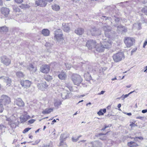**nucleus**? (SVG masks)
<instances>
[{
  "label": "nucleus",
  "instance_id": "nucleus-1",
  "mask_svg": "<svg viewBox=\"0 0 147 147\" xmlns=\"http://www.w3.org/2000/svg\"><path fill=\"white\" fill-rule=\"evenodd\" d=\"M131 139H134L135 140L134 141H130L127 143V145L129 147H137L139 146V144L137 142H139L138 139L142 140L143 138L142 136L136 137L134 138H131Z\"/></svg>",
  "mask_w": 147,
  "mask_h": 147
},
{
  "label": "nucleus",
  "instance_id": "nucleus-2",
  "mask_svg": "<svg viewBox=\"0 0 147 147\" xmlns=\"http://www.w3.org/2000/svg\"><path fill=\"white\" fill-rule=\"evenodd\" d=\"M112 58L115 62H118L124 59V54L122 52H119L113 54Z\"/></svg>",
  "mask_w": 147,
  "mask_h": 147
},
{
  "label": "nucleus",
  "instance_id": "nucleus-3",
  "mask_svg": "<svg viewBox=\"0 0 147 147\" xmlns=\"http://www.w3.org/2000/svg\"><path fill=\"white\" fill-rule=\"evenodd\" d=\"M123 41L127 48L133 46L135 41V39L134 38L130 37H125Z\"/></svg>",
  "mask_w": 147,
  "mask_h": 147
},
{
  "label": "nucleus",
  "instance_id": "nucleus-4",
  "mask_svg": "<svg viewBox=\"0 0 147 147\" xmlns=\"http://www.w3.org/2000/svg\"><path fill=\"white\" fill-rule=\"evenodd\" d=\"M71 80L74 84L77 86H79L82 81V79L81 76L77 74L73 75Z\"/></svg>",
  "mask_w": 147,
  "mask_h": 147
},
{
  "label": "nucleus",
  "instance_id": "nucleus-5",
  "mask_svg": "<svg viewBox=\"0 0 147 147\" xmlns=\"http://www.w3.org/2000/svg\"><path fill=\"white\" fill-rule=\"evenodd\" d=\"M11 102L10 98L8 96L3 95L1 96L0 99V103L4 106L9 104Z\"/></svg>",
  "mask_w": 147,
  "mask_h": 147
},
{
  "label": "nucleus",
  "instance_id": "nucleus-6",
  "mask_svg": "<svg viewBox=\"0 0 147 147\" xmlns=\"http://www.w3.org/2000/svg\"><path fill=\"white\" fill-rule=\"evenodd\" d=\"M98 45L96 41L93 40H90L87 41L86 46L89 49H92L94 48H96Z\"/></svg>",
  "mask_w": 147,
  "mask_h": 147
},
{
  "label": "nucleus",
  "instance_id": "nucleus-7",
  "mask_svg": "<svg viewBox=\"0 0 147 147\" xmlns=\"http://www.w3.org/2000/svg\"><path fill=\"white\" fill-rule=\"evenodd\" d=\"M40 70L42 73L48 74L50 70V65L46 64H43L40 67Z\"/></svg>",
  "mask_w": 147,
  "mask_h": 147
},
{
  "label": "nucleus",
  "instance_id": "nucleus-8",
  "mask_svg": "<svg viewBox=\"0 0 147 147\" xmlns=\"http://www.w3.org/2000/svg\"><path fill=\"white\" fill-rule=\"evenodd\" d=\"M20 83L22 87L26 89L30 87L32 84V83L30 81L27 80H21Z\"/></svg>",
  "mask_w": 147,
  "mask_h": 147
},
{
  "label": "nucleus",
  "instance_id": "nucleus-9",
  "mask_svg": "<svg viewBox=\"0 0 147 147\" xmlns=\"http://www.w3.org/2000/svg\"><path fill=\"white\" fill-rule=\"evenodd\" d=\"M1 61L2 63L6 66L9 65L11 63V60L5 56L1 57Z\"/></svg>",
  "mask_w": 147,
  "mask_h": 147
},
{
  "label": "nucleus",
  "instance_id": "nucleus-10",
  "mask_svg": "<svg viewBox=\"0 0 147 147\" xmlns=\"http://www.w3.org/2000/svg\"><path fill=\"white\" fill-rule=\"evenodd\" d=\"M100 44L102 45L106 49H109L111 47L112 42L110 40H105L100 42Z\"/></svg>",
  "mask_w": 147,
  "mask_h": 147
},
{
  "label": "nucleus",
  "instance_id": "nucleus-11",
  "mask_svg": "<svg viewBox=\"0 0 147 147\" xmlns=\"http://www.w3.org/2000/svg\"><path fill=\"white\" fill-rule=\"evenodd\" d=\"M0 11L1 14L5 17L8 16L10 12L9 9L6 7H2L0 9Z\"/></svg>",
  "mask_w": 147,
  "mask_h": 147
},
{
  "label": "nucleus",
  "instance_id": "nucleus-12",
  "mask_svg": "<svg viewBox=\"0 0 147 147\" xmlns=\"http://www.w3.org/2000/svg\"><path fill=\"white\" fill-rule=\"evenodd\" d=\"M14 103L19 107H23L24 106V103L20 98H18L15 99Z\"/></svg>",
  "mask_w": 147,
  "mask_h": 147
},
{
  "label": "nucleus",
  "instance_id": "nucleus-13",
  "mask_svg": "<svg viewBox=\"0 0 147 147\" xmlns=\"http://www.w3.org/2000/svg\"><path fill=\"white\" fill-rule=\"evenodd\" d=\"M37 87L39 89L47 88L48 87V85L47 84L46 82H45L40 83L37 84Z\"/></svg>",
  "mask_w": 147,
  "mask_h": 147
},
{
  "label": "nucleus",
  "instance_id": "nucleus-14",
  "mask_svg": "<svg viewBox=\"0 0 147 147\" xmlns=\"http://www.w3.org/2000/svg\"><path fill=\"white\" fill-rule=\"evenodd\" d=\"M35 3L37 5L42 7H45L47 5V3L43 0H37Z\"/></svg>",
  "mask_w": 147,
  "mask_h": 147
},
{
  "label": "nucleus",
  "instance_id": "nucleus-15",
  "mask_svg": "<svg viewBox=\"0 0 147 147\" xmlns=\"http://www.w3.org/2000/svg\"><path fill=\"white\" fill-rule=\"evenodd\" d=\"M66 73L62 71L58 75V77L61 80H65L67 78Z\"/></svg>",
  "mask_w": 147,
  "mask_h": 147
},
{
  "label": "nucleus",
  "instance_id": "nucleus-16",
  "mask_svg": "<svg viewBox=\"0 0 147 147\" xmlns=\"http://www.w3.org/2000/svg\"><path fill=\"white\" fill-rule=\"evenodd\" d=\"M31 117L29 115H23L20 117V121L22 123H24L30 119Z\"/></svg>",
  "mask_w": 147,
  "mask_h": 147
},
{
  "label": "nucleus",
  "instance_id": "nucleus-17",
  "mask_svg": "<svg viewBox=\"0 0 147 147\" xmlns=\"http://www.w3.org/2000/svg\"><path fill=\"white\" fill-rule=\"evenodd\" d=\"M55 38L57 40L60 41H63L64 40L63 34H61L56 33L55 35Z\"/></svg>",
  "mask_w": 147,
  "mask_h": 147
},
{
  "label": "nucleus",
  "instance_id": "nucleus-18",
  "mask_svg": "<svg viewBox=\"0 0 147 147\" xmlns=\"http://www.w3.org/2000/svg\"><path fill=\"white\" fill-rule=\"evenodd\" d=\"M84 30L82 28H78L75 31V33L79 35H82L84 32Z\"/></svg>",
  "mask_w": 147,
  "mask_h": 147
},
{
  "label": "nucleus",
  "instance_id": "nucleus-19",
  "mask_svg": "<svg viewBox=\"0 0 147 147\" xmlns=\"http://www.w3.org/2000/svg\"><path fill=\"white\" fill-rule=\"evenodd\" d=\"M28 69L30 71H32L33 72H35L37 70V68L35 67L32 64H30Z\"/></svg>",
  "mask_w": 147,
  "mask_h": 147
},
{
  "label": "nucleus",
  "instance_id": "nucleus-20",
  "mask_svg": "<svg viewBox=\"0 0 147 147\" xmlns=\"http://www.w3.org/2000/svg\"><path fill=\"white\" fill-rule=\"evenodd\" d=\"M42 33L44 36H47L49 35L50 31L47 29H44L42 31Z\"/></svg>",
  "mask_w": 147,
  "mask_h": 147
},
{
  "label": "nucleus",
  "instance_id": "nucleus-21",
  "mask_svg": "<svg viewBox=\"0 0 147 147\" xmlns=\"http://www.w3.org/2000/svg\"><path fill=\"white\" fill-rule=\"evenodd\" d=\"M84 77L86 80L89 81L92 80V78L89 73L87 72L85 73L84 75Z\"/></svg>",
  "mask_w": 147,
  "mask_h": 147
},
{
  "label": "nucleus",
  "instance_id": "nucleus-22",
  "mask_svg": "<svg viewBox=\"0 0 147 147\" xmlns=\"http://www.w3.org/2000/svg\"><path fill=\"white\" fill-rule=\"evenodd\" d=\"M53 111V109L47 108L42 111V113L43 114H48L50 113Z\"/></svg>",
  "mask_w": 147,
  "mask_h": 147
},
{
  "label": "nucleus",
  "instance_id": "nucleus-23",
  "mask_svg": "<svg viewBox=\"0 0 147 147\" xmlns=\"http://www.w3.org/2000/svg\"><path fill=\"white\" fill-rule=\"evenodd\" d=\"M52 9L55 11H58L60 10V6L56 4H54L53 5L51 6Z\"/></svg>",
  "mask_w": 147,
  "mask_h": 147
},
{
  "label": "nucleus",
  "instance_id": "nucleus-24",
  "mask_svg": "<svg viewBox=\"0 0 147 147\" xmlns=\"http://www.w3.org/2000/svg\"><path fill=\"white\" fill-rule=\"evenodd\" d=\"M8 31V29L5 26L0 27V32L6 33Z\"/></svg>",
  "mask_w": 147,
  "mask_h": 147
},
{
  "label": "nucleus",
  "instance_id": "nucleus-25",
  "mask_svg": "<svg viewBox=\"0 0 147 147\" xmlns=\"http://www.w3.org/2000/svg\"><path fill=\"white\" fill-rule=\"evenodd\" d=\"M16 76L19 78H23L25 76V75L24 73L20 71H18L16 72Z\"/></svg>",
  "mask_w": 147,
  "mask_h": 147
},
{
  "label": "nucleus",
  "instance_id": "nucleus-26",
  "mask_svg": "<svg viewBox=\"0 0 147 147\" xmlns=\"http://www.w3.org/2000/svg\"><path fill=\"white\" fill-rule=\"evenodd\" d=\"M105 49H106L102 46V45L100 44V47L96 48V50L98 52L100 53L103 52Z\"/></svg>",
  "mask_w": 147,
  "mask_h": 147
},
{
  "label": "nucleus",
  "instance_id": "nucleus-27",
  "mask_svg": "<svg viewBox=\"0 0 147 147\" xmlns=\"http://www.w3.org/2000/svg\"><path fill=\"white\" fill-rule=\"evenodd\" d=\"M5 82L6 84V85L8 86H9L11 85L12 80L11 79L7 78L5 79Z\"/></svg>",
  "mask_w": 147,
  "mask_h": 147
},
{
  "label": "nucleus",
  "instance_id": "nucleus-28",
  "mask_svg": "<svg viewBox=\"0 0 147 147\" xmlns=\"http://www.w3.org/2000/svg\"><path fill=\"white\" fill-rule=\"evenodd\" d=\"M106 112V109H100L97 113V114L99 115H103L104 113Z\"/></svg>",
  "mask_w": 147,
  "mask_h": 147
},
{
  "label": "nucleus",
  "instance_id": "nucleus-29",
  "mask_svg": "<svg viewBox=\"0 0 147 147\" xmlns=\"http://www.w3.org/2000/svg\"><path fill=\"white\" fill-rule=\"evenodd\" d=\"M59 146H61L62 147H67V145L66 143L64 142V140H61L59 143Z\"/></svg>",
  "mask_w": 147,
  "mask_h": 147
},
{
  "label": "nucleus",
  "instance_id": "nucleus-30",
  "mask_svg": "<svg viewBox=\"0 0 147 147\" xmlns=\"http://www.w3.org/2000/svg\"><path fill=\"white\" fill-rule=\"evenodd\" d=\"M44 79L47 81L49 82L52 80L51 76L49 75H46L44 76Z\"/></svg>",
  "mask_w": 147,
  "mask_h": 147
},
{
  "label": "nucleus",
  "instance_id": "nucleus-31",
  "mask_svg": "<svg viewBox=\"0 0 147 147\" xmlns=\"http://www.w3.org/2000/svg\"><path fill=\"white\" fill-rule=\"evenodd\" d=\"M29 6L27 4H22L20 6V7L22 9H26L29 7Z\"/></svg>",
  "mask_w": 147,
  "mask_h": 147
},
{
  "label": "nucleus",
  "instance_id": "nucleus-32",
  "mask_svg": "<svg viewBox=\"0 0 147 147\" xmlns=\"http://www.w3.org/2000/svg\"><path fill=\"white\" fill-rule=\"evenodd\" d=\"M141 11L144 13L145 15L147 16V6H145L141 9Z\"/></svg>",
  "mask_w": 147,
  "mask_h": 147
},
{
  "label": "nucleus",
  "instance_id": "nucleus-33",
  "mask_svg": "<svg viewBox=\"0 0 147 147\" xmlns=\"http://www.w3.org/2000/svg\"><path fill=\"white\" fill-rule=\"evenodd\" d=\"M136 123V121H134V122H132L129 125V126L131 128H133L137 126V123Z\"/></svg>",
  "mask_w": 147,
  "mask_h": 147
},
{
  "label": "nucleus",
  "instance_id": "nucleus-34",
  "mask_svg": "<svg viewBox=\"0 0 147 147\" xmlns=\"http://www.w3.org/2000/svg\"><path fill=\"white\" fill-rule=\"evenodd\" d=\"M13 9L15 13L20 12H21L20 9L18 7H14Z\"/></svg>",
  "mask_w": 147,
  "mask_h": 147
},
{
  "label": "nucleus",
  "instance_id": "nucleus-35",
  "mask_svg": "<svg viewBox=\"0 0 147 147\" xmlns=\"http://www.w3.org/2000/svg\"><path fill=\"white\" fill-rule=\"evenodd\" d=\"M3 105H4L2 103H0V113H3L4 110V109Z\"/></svg>",
  "mask_w": 147,
  "mask_h": 147
},
{
  "label": "nucleus",
  "instance_id": "nucleus-36",
  "mask_svg": "<svg viewBox=\"0 0 147 147\" xmlns=\"http://www.w3.org/2000/svg\"><path fill=\"white\" fill-rule=\"evenodd\" d=\"M111 125H105L104 127H103L101 129V130L102 131H104L106 128H109L110 127H111Z\"/></svg>",
  "mask_w": 147,
  "mask_h": 147
},
{
  "label": "nucleus",
  "instance_id": "nucleus-37",
  "mask_svg": "<svg viewBox=\"0 0 147 147\" xmlns=\"http://www.w3.org/2000/svg\"><path fill=\"white\" fill-rule=\"evenodd\" d=\"M63 30L65 32H68L70 30V28L68 26H64L63 28Z\"/></svg>",
  "mask_w": 147,
  "mask_h": 147
},
{
  "label": "nucleus",
  "instance_id": "nucleus-38",
  "mask_svg": "<svg viewBox=\"0 0 147 147\" xmlns=\"http://www.w3.org/2000/svg\"><path fill=\"white\" fill-rule=\"evenodd\" d=\"M31 128L28 127L25 128L23 131V133L25 134V133L28 132L29 130L31 129Z\"/></svg>",
  "mask_w": 147,
  "mask_h": 147
},
{
  "label": "nucleus",
  "instance_id": "nucleus-39",
  "mask_svg": "<svg viewBox=\"0 0 147 147\" xmlns=\"http://www.w3.org/2000/svg\"><path fill=\"white\" fill-rule=\"evenodd\" d=\"M80 136H79L77 138L73 137L72 138V140L74 142H76L79 139V138H80Z\"/></svg>",
  "mask_w": 147,
  "mask_h": 147
},
{
  "label": "nucleus",
  "instance_id": "nucleus-40",
  "mask_svg": "<svg viewBox=\"0 0 147 147\" xmlns=\"http://www.w3.org/2000/svg\"><path fill=\"white\" fill-rule=\"evenodd\" d=\"M52 146L50 144H45L43 145L42 147H51Z\"/></svg>",
  "mask_w": 147,
  "mask_h": 147
},
{
  "label": "nucleus",
  "instance_id": "nucleus-41",
  "mask_svg": "<svg viewBox=\"0 0 147 147\" xmlns=\"http://www.w3.org/2000/svg\"><path fill=\"white\" fill-rule=\"evenodd\" d=\"M35 121V120L34 119H31L28 121V123L29 124H32L34 123Z\"/></svg>",
  "mask_w": 147,
  "mask_h": 147
},
{
  "label": "nucleus",
  "instance_id": "nucleus-42",
  "mask_svg": "<svg viewBox=\"0 0 147 147\" xmlns=\"http://www.w3.org/2000/svg\"><path fill=\"white\" fill-rule=\"evenodd\" d=\"M15 1L18 3H20L23 1V0H15Z\"/></svg>",
  "mask_w": 147,
  "mask_h": 147
},
{
  "label": "nucleus",
  "instance_id": "nucleus-43",
  "mask_svg": "<svg viewBox=\"0 0 147 147\" xmlns=\"http://www.w3.org/2000/svg\"><path fill=\"white\" fill-rule=\"evenodd\" d=\"M5 127L3 125H0V131H1Z\"/></svg>",
  "mask_w": 147,
  "mask_h": 147
},
{
  "label": "nucleus",
  "instance_id": "nucleus-44",
  "mask_svg": "<svg viewBox=\"0 0 147 147\" xmlns=\"http://www.w3.org/2000/svg\"><path fill=\"white\" fill-rule=\"evenodd\" d=\"M147 45V40L145 41L143 44V47L144 48H145V47Z\"/></svg>",
  "mask_w": 147,
  "mask_h": 147
},
{
  "label": "nucleus",
  "instance_id": "nucleus-45",
  "mask_svg": "<svg viewBox=\"0 0 147 147\" xmlns=\"http://www.w3.org/2000/svg\"><path fill=\"white\" fill-rule=\"evenodd\" d=\"M121 107V104H118V105H117V107H118V110L119 111H121V109H120V107Z\"/></svg>",
  "mask_w": 147,
  "mask_h": 147
},
{
  "label": "nucleus",
  "instance_id": "nucleus-46",
  "mask_svg": "<svg viewBox=\"0 0 147 147\" xmlns=\"http://www.w3.org/2000/svg\"><path fill=\"white\" fill-rule=\"evenodd\" d=\"M129 95V94H126L125 95H123L122 96V97H123V99H125L126 97H127Z\"/></svg>",
  "mask_w": 147,
  "mask_h": 147
},
{
  "label": "nucleus",
  "instance_id": "nucleus-47",
  "mask_svg": "<svg viewBox=\"0 0 147 147\" xmlns=\"http://www.w3.org/2000/svg\"><path fill=\"white\" fill-rule=\"evenodd\" d=\"M147 112V110H143L142 111V113H144Z\"/></svg>",
  "mask_w": 147,
  "mask_h": 147
},
{
  "label": "nucleus",
  "instance_id": "nucleus-48",
  "mask_svg": "<svg viewBox=\"0 0 147 147\" xmlns=\"http://www.w3.org/2000/svg\"><path fill=\"white\" fill-rule=\"evenodd\" d=\"M28 136H29V138H30V139H32L33 137V136H32L30 134H29V135H28Z\"/></svg>",
  "mask_w": 147,
  "mask_h": 147
},
{
  "label": "nucleus",
  "instance_id": "nucleus-49",
  "mask_svg": "<svg viewBox=\"0 0 147 147\" xmlns=\"http://www.w3.org/2000/svg\"><path fill=\"white\" fill-rule=\"evenodd\" d=\"M136 50H137V49H136H136H133L132 50V51H131V53H134V52H135V51H136Z\"/></svg>",
  "mask_w": 147,
  "mask_h": 147
},
{
  "label": "nucleus",
  "instance_id": "nucleus-50",
  "mask_svg": "<svg viewBox=\"0 0 147 147\" xmlns=\"http://www.w3.org/2000/svg\"><path fill=\"white\" fill-rule=\"evenodd\" d=\"M105 92V91H102L100 92V93H99V95H100V94H104V93Z\"/></svg>",
  "mask_w": 147,
  "mask_h": 147
},
{
  "label": "nucleus",
  "instance_id": "nucleus-51",
  "mask_svg": "<svg viewBox=\"0 0 147 147\" xmlns=\"http://www.w3.org/2000/svg\"><path fill=\"white\" fill-rule=\"evenodd\" d=\"M53 0H44L45 1L48 2H52Z\"/></svg>",
  "mask_w": 147,
  "mask_h": 147
},
{
  "label": "nucleus",
  "instance_id": "nucleus-52",
  "mask_svg": "<svg viewBox=\"0 0 147 147\" xmlns=\"http://www.w3.org/2000/svg\"><path fill=\"white\" fill-rule=\"evenodd\" d=\"M125 114L128 115H129V116H130L131 115V113H125Z\"/></svg>",
  "mask_w": 147,
  "mask_h": 147
},
{
  "label": "nucleus",
  "instance_id": "nucleus-53",
  "mask_svg": "<svg viewBox=\"0 0 147 147\" xmlns=\"http://www.w3.org/2000/svg\"><path fill=\"white\" fill-rule=\"evenodd\" d=\"M100 138V139L101 140H105L106 139V137L105 136H104V138Z\"/></svg>",
  "mask_w": 147,
  "mask_h": 147
},
{
  "label": "nucleus",
  "instance_id": "nucleus-54",
  "mask_svg": "<svg viewBox=\"0 0 147 147\" xmlns=\"http://www.w3.org/2000/svg\"><path fill=\"white\" fill-rule=\"evenodd\" d=\"M3 5V1L2 0H0V5L2 6Z\"/></svg>",
  "mask_w": 147,
  "mask_h": 147
},
{
  "label": "nucleus",
  "instance_id": "nucleus-55",
  "mask_svg": "<svg viewBox=\"0 0 147 147\" xmlns=\"http://www.w3.org/2000/svg\"><path fill=\"white\" fill-rule=\"evenodd\" d=\"M145 70L144 71V72H147V66H146L145 67Z\"/></svg>",
  "mask_w": 147,
  "mask_h": 147
},
{
  "label": "nucleus",
  "instance_id": "nucleus-56",
  "mask_svg": "<svg viewBox=\"0 0 147 147\" xmlns=\"http://www.w3.org/2000/svg\"><path fill=\"white\" fill-rule=\"evenodd\" d=\"M56 120L55 119H53L52 121V123H52V124H53L54 123L56 122Z\"/></svg>",
  "mask_w": 147,
  "mask_h": 147
},
{
  "label": "nucleus",
  "instance_id": "nucleus-57",
  "mask_svg": "<svg viewBox=\"0 0 147 147\" xmlns=\"http://www.w3.org/2000/svg\"><path fill=\"white\" fill-rule=\"evenodd\" d=\"M26 143V142H23L21 144H25Z\"/></svg>",
  "mask_w": 147,
  "mask_h": 147
},
{
  "label": "nucleus",
  "instance_id": "nucleus-58",
  "mask_svg": "<svg viewBox=\"0 0 147 147\" xmlns=\"http://www.w3.org/2000/svg\"><path fill=\"white\" fill-rule=\"evenodd\" d=\"M39 129H37L36 131H35V133H36L37 132H38L39 131Z\"/></svg>",
  "mask_w": 147,
  "mask_h": 147
},
{
  "label": "nucleus",
  "instance_id": "nucleus-59",
  "mask_svg": "<svg viewBox=\"0 0 147 147\" xmlns=\"http://www.w3.org/2000/svg\"><path fill=\"white\" fill-rule=\"evenodd\" d=\"M134 91H131V92L130 93H129V94H131V93H133Z\"/></svg>",
  "mask_w": 147,
  "mask_h": 147
},
{
  "label": "nucleus",
  "instance_id": "nucleus-60",
  "mask_svg": "<svg viewBox=\"0 0 147 147\" xmlns=\"http://www.w3.org/2000/svg\"><path fill=\"white\" fill-rule=\"evenodd\" d=\"M46 128V126H44L43 128V130H44Z\"/></svg>",
  "mask_w": 147,
  "mask_h": 147
},
{
  "label": "nucleus",
  "instance_id": "nucleus-61",
  "mask_svg": "<svg viewBox=\"0 0 147 147\" xmlns=\"http://www.w3.org/2000/svg\"><path fill=\"white\" fill-rule=\"evenodd\" d=\"M77 114V112H76L73 115H76Z\"/></svg>",
  "mask_w": 147,
  "mask_h": 147
},
{
  "label": "nucleus",
  "instance_id": "nucleus-62",
  "mask_svg": "<svg viewBox=\"0 0 147 147\" xmlns=\"http://www.w3.org/2000/svg\"><path fill=\"white\" fill-rule=\"evenodd\" d=\"M83 100H81V101H79V102H78V103H80V102H83Z\"/></svg>",
  "mask_w": 147,
  "mask_h": 147
},
{
  "label": "nucleus",
  "instance_id": "nucleus-63",
  "mask_svg": "<svg viewBox=\"0 0 147 147\" xmlns=\"http://www.w3.org/2000/svg\"><path fill=\"white\" fill-rule=\"evenodd\" d=\"M131 87V85H129V86H127V88H130Z\"/></svg>",
  "mask_w": 147,
  "mask_h": 147
},
{
  "label": "nucleus",
  "instance_id": "nucleus-64",
  "mask_svg": "<svg viewBox=\"0 0 147 147\" xmlns=\"http://www.w3.org/2000/svg\"><path fill=\"white\" fill-rule=\"evenodd\" d=\"M115 79H116V78H115L112 79V80H115Z\"/></svg>",
  "mask_w": 147,
  "mask_h": 147
}]
</instances>
